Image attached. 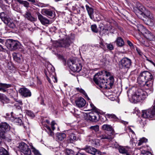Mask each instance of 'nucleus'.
I'll use <instances>...</instances> for the list:
<instances>
[{
	"instance_id": "nucleus-56",
	"label": "nucleus",
	"mask_w": 155,
	"mask_h": 155,
	"mask_svg": "<svg viewBox=\"0 0 155 155\" xmlns=\"http://www.w3.org/2000/svg\"><path fill=\"white\" fill-rule=\"evenodd\" d=\"M100 46L101 48L104 49L105 48V45L102 41H101L100 43Z\"/></svg>"
},
{
	"instance_id": "nucleus-64",
	"label": "nucleus",
	"mask_w": 155,
	"mask_h": 155,
	"mask_svg": "<svg viewBox=\"0 0 155 155\" xmlns=\"http://www.w3.org/2000/svg\"><path fill=\"white\" fill-rule=\"evenodd\" d=\"M146 155H152L151 153L150 152H148L147 153V154H146Z\"/></svg>"
},
{
	"instance_id": "nucleus-27",
	"label": "nucleus",
	"mask_w": 155,
	"mask_h": 155,
	"mask_svg": "<svg viewBox=\"0 0 155 155\" xmlns=\"http://www.w3.org/2000/svg\"><path fill=\"white\" fill-rule=\"evenodd\" d=\"M97 137L100 139H107L109 141H111L113 139V137L109 136V134L107 135L101 134L97 136Z\"/></svg>"
},
{
	"instance_id": "nucleus-35",
	"label": "nucleus",
	"mask_w": 155,
	"mask_h": 155,
	"mask_svg": "<svg viewBox=\"0 0 155 155\" xmlns=\"http://www.w3.org/2000/svg\"><path fill=\"white\" fill-rule=\"evenodd\" d=\"M32 152L35 155H41L39 150L35 148L33 146H31Z\"/></svg>"
},
{
	"instance_id": "nucleus-8",
	"label": "nucleus",
	"mask_w": 155,
	"mask_h": 155,
	"mask_svg": "<svg viewBox=\"0 0 155 155\" xmlns=\"http://www.w3.org/2000/svg\"><path fill=\"white\" fill-rule=\"evenodd\" d=\"M153 81H146L145 82H139V83L142 85L144 86L146 89V92H148L149 94L151 93L153 91Z\"/></svg>"
},
{
	"instance_id": "nucleus-39",
	"label": "nucleus",
	"mask_w": 155,
	"mask_h": 155,
	"mask_svg": "<svg viewBox=\"0 0 155 155\" xmlns=\"http://www.w3.org/2000/svg\"><path fill=\"white\" fill-rule=\"evenodd\" d=\"M15 122L18 123V125H21L23 124L21 119L18 117H16L14 119Z\"/></svg>"
},
{
	"instance_id": "nucleus-25",
	"label": "nucleus",
	"mask_w": 155,
	"mask_h": 155,
	"mask_svg": "<svg viewBox=\"0 0 155 155\" xmlns=\"http://www.w3.org/2000/svg\"><path fill=\"white\" fill-rule=\"evenodd\" d=\"M83 150L86 152L93 155L95 151L96 150L95 148L91 147L90 146H87L85 147L84 148Z\"/></svg>"
},
{
	"instance_id": "nucleus-31",
	"label": "nucleus",
	"mask_w": 155,
	"mask_h": 155,
	"mask_svg": "<svg viewBox=\"0 0 155 155\" xmlns=\"http://www.w3.org/2000/svg\"><path fill=\"white\" fill-rule=\"evenodd\" d=\"M115 42L116 43L117 45L119 47H122L124 45V42L123 40L120 37H118Z\"/></svg>"
},
{
	"instance_id": "nucleus-50",
	"label": "nucleus",
	"mask_w": 155,
	"mask_h": 155,
	"mask_svg": "<svg viewBox=\"0 0 155 155\" xmlns=\"http://www.w3.org/2000/svg\"><path fill=\"white\" fill-rule=\"evenodd\" d=\"M56 124L55 122L54 121H52L51 122V129L53 130H54L55 129V127H54V125Z\"/></svg>"
},
{
	"instance_id": "nucleus-55",
	"label": "nucleus",
	"mask_w": 155,
	"mask_h": 155,
	"mask_svg": "<svg viewBox=\"0 0 155 155\" xmlns=\"http://www.w3.org/2000/svg\"><path fill=\"white\" fill-rule=\"evenodd\" d=\"M5 97L2 94H0V101H2L3 100H4Z\"/></svg>"
},
{
	"instance_id": "nucleus-5",
	"label": "nucleus",
	"mask_w": 155,
	"mask_h": 155,
	"mask_svg": "<svg viewBox=\"0 0 155 155\" xmlns=\"http://www.w3.org/2000/svg\"><path fill=\"white\" fill-rule=\"evenodd\" d=\"M0 18L10 28H14L16 26L11 19L4 12L0 13Z\"/></svg>"
},
{
	"instance_id": "nucleus-58",
	"label": "nucleus",
	"mask_w": 155,
	"mask_h": 155,
	"mask_svg": "<svg viewBox=\"0 0 155 155\" xmlns=\"http://www.w3.org/2000/svg\"><path fill=\"white\" fill-rule=\"evenodd\" d=\"M75 155H85V154L83 153H80L79 152L77 153Z\"/></svg>"
},
{
	"instance_id": "nucleus-23",
	"label": "nucleus",
	"mask_w": 155,
	"mask_h": 155,
	"mask_svg": "<svg viewBox=\"0 0 155 155\" xmlns=\"http://www.w3.org/2000/svg\"><path fill=\"white\" fill-rule=\"evenodd\" d=\"M24 17L27 19L31 21H35L36 20V18L33 17L31 13L29 11H27L24 15Z\"/></svg>"
},
{
	"instance_id": "nucleus-60",
	"label": "nucleus",
	"mask_w": 155,
	"mask_h": 155,
	"mask_svg": "<svg viewBox=\"0 0 155 155\" xmlns=\"http://www.w3.org/2000/svg\"><path fill=\"white\" fill-rule=\"evenodd\" d=\"M46 78L47 79V80H48L49 82L50 83H51V81L50 79L48 77V76L47 75H46Z\"/></svg>"
},
{
	"instance_id": "nucleus-59",
	"label": "nucleus",
	"mask_w": 155,
	"mask_h": 155,
	"mask_svg": "<svg viewBox=\"0 0 155 155\" xmlns=\"http://www.w3.org/2000/svg\"><path fill=\"white\" fill-rule=\"evenodd\" d=\"M147 60L153 64L154 63L152 61L148 59L147 58Z\"/></svg>"
},
{
	"instance_id": "nucleus-53",
	"label": "nucleus",
	"mask_w": 155,
	"mask_h": 155,
	"mask_svg": "<svg viewBox=\"0 0 155 155\" xmlns=\"http://www.w3.org/2000/svg\"><path fill=\"white\" fill-rule=\"evenodd\" d=\"M135 48H136V49L137 51V53L140 55H142V53L140 51V50L137 47H136V46H135Z\"/></svg>"
},
{
	"instance_id": "nucleus-47",
	"label": "nucleus",
	"mask_w": 155,
	"mask_h": 155,
	"mask_svg": "<svg viewBox=\"0 0 155 155\" xmlns=\"http://www.w3.org/2000/svg\"><path fill=\"white\" fill-rule=\"evenodd\" d=\"M27 114L28 116L31 117H33L34 116V114L31 111L29 110L27 111Z\"/></svg>"
},
{
	"instance_id": "nucleus-4",
	"label": "nucleus",
	"mask_w": 155,
	"mask_h": 155,
	"mask_svg": "<svg viewBox=\"0 0 155 155\" xmlns=\"http://www.w3.org/2000/svg\"><path fill=\"white\" fill-rule=\"evenodd\" d=\"M151 80H153V77L150 72L146 71L141 72L138 78V82H145Z\"/></svg>"
},
{
	"instance_id": "nucleus-12",
	"label": "nucleus",
	"mask_w": 155,
	"mask_h": 155,
	"mask_svg": "<svg viewBox=\"0 0 155 155\" xmlns=\"http://www.w3.org/2000/svg\"><path fill=\"white\" fill-rule=\"evenodd\" d=\"M19 147L21 151L24 154L26 155H31V151L25 143L22 142L20 143Z\"/></svg>"
},
{
	"instance_id": "nucleus-18",
	"label": "nucleus",
	"mask_w": 155,
	"mask_h": 155,
	"mask_svg": "<svg viewBox=\"0 0 155 155\" xmlns=\"http://www.w3.org/2000/svg\"><path fill=\"white\" fill-rule=\"evenodd\" d=\"M0 129L2 131L4 132H7L10 130V126L6 122H2L0 123Z\"/></svg>"
},
{
	"instance_id": "nucleus-6",
	"label": "nucleus",
	"mask_w": 155,
	"mask_h": 155,
	"mask_svg": "<svg viewBox=\"0 0 155 155\" xmlns=\"http://www.w3.org/2000/svg\"><path fill=\"white\" fill-rule=\"evenodd\" d=\"M5 44L7 47L11 51L16 50L19 47V42L11 39L7 40Z\"/></svg>"
},
{
	"instance_id": "nucleus-63",
	"label": "nucleus",
	"mask_w": 155,
	"mask_h": 155,
	"mask_svg": "<svg viewBox=\"0 0 155 155\" xmlns=\"http://www.w3.org/2000/svg\"><path fill=\"white\" fill-rule=\"evenodd\" d=\"M133 133H134V132L130 128L129 129Z\"/></svg>"
},
{
	"instance_id": "nucleus-42",
	"label": "nucleus",
	"mask_w": 155,
	"mask_h": 155,
	"mask_svg": "<svg viewBox=\"0 0 155 155\" xmlns=\"http://www.w3.org/2000/svg\"><path fill=\"white\" fill-rule=\"evenodd\" d=\"M90 128L91 129L94 130L95 132H97L99 131V127L97 125H96L94 126H91Z\"/></svg>"
},
{
	"instance_id": "nucleus-19",
	"label": "nucleus",
	"mask_w": 155,
	"mask_h": 155,
	"mask_svg": "<svg viewBox=\"0 0 155 155\" xmlns=\"http://www.w3.org/2000/svg\"><path fill=\"white\" fill-rule=\"evenodd\" d=\"M130 148L127 147H120L118 150L120 153L125 154L126 155H131V153L129 150Z\"/></svg>"
},
{
	"instance_id": "nucleus-51",
	"label": "nucleus",
	"mask_w": 155,
	"mask_h": 155,
	"mask_svg": "<svg viewBox=\"0 0 155 155\" xmlns=\"http://www.w3.org/2000/svg\"><path fill=\"white\" fill-rule=\"evenodd\" d=\"M94 155H101V152L98 150L96 149V151H95Z\"/></svg>"
},
{
	"instance_id": "nucleus-43",
	"label": "nucleus",
	"mask_w": 155,
	"mask_h": 155,
	"mask_svg": "<svg viewBox=\"0 0 155 155\" xmlns=\"http://www.w3.org/2000/svg\"><path fill=\"white\" fill-rule=\"evenodd\" d=\"M127 43L128 45L130 46L131 48L133 49H135V46L132 43V42L129 40L127 41Z\"/></svg>"
},
{
	"instance_id": "nucleus-40",
	"label": "nucleus",
	"mask_w": 155,
	"mask_h": 155,
	"mask_svg": "<svg viewBox=\"0 0 155 155\" xmlns=\"http://www.w3.org/2000/svg\"><path fill=\"white\" fill-rule=\"evenodd\" d=\"M76 89L77 91L83 94L85 97H87V94L85 93L83 89L79 87H77L76 88Z\"/></svg>"
},
{
	"instance_id": "nucleus-57",
	"label": "nucleus",
	"mask_w": 155,
	"mask_h": 155,
	"mask_svg": "<svg viewBox=\"0 0 155 155\" xmlns=\"http://www.w3.org/2000/svg\"><path fill=\"white\" fill-rule=\"evenodd\" d=\"M52 79L53 80L54 82L57 83V78L54 76H52Z\"/></svg>"
},
{
	"instance_id": "nucleus-22",
	"label": "nucleus",
	"mask_w": 155,
	"mask_h": 155,
	"mask_svg": "<svg viewBox=\"0 0 155 155\" xmlns=\"http://www.w3.org/2000/svg\"><path fill=\"white\" fill-rule=\"evenodd\" d=\"M142 15L145 18H148L151 20H153L154 19L153 16L150 11L147 9H146L144 13Z\"/></svg>"
},
{
	"instance_id": "nucleus-33",
	"label": "nucleus",
	"mask_w": 155,
	"mask_h": 155,
	"mask_svg": "<svg viewBox=\"0 0 155 155\" xmlns=\"http://www.w3.org/2000/svg\"><path fill=\"white\" fill-rule=\"evenodd\" d=\"M45 127L46 128V130L48 132L49 135L51 136H53L54 135V133L51 130L50 127L47 125L45 126Z\"/></svg>"
},
{
	"instance_id": "nucleus-28",
	"label": "nucleus",
	"mask_w": 155,
	"mask_h": 155,
	"mask_svg": "<svg viewBox=\"0 0 155 155\" xmlns=\"http://www.w3.org/2000/svg\"><path fill=\"white\" fill-rule=\"evenodd\" d=\"M56 136L58 140L62 141L66 138V135L64 133H57Z\"/></svg>"
},
{
	"instance_id": "nucleus-61",
	"label": "nucleus",
	"mask_w": 155,
	"mask_h": 155,
	"mask_svg": "<svg viewBox=\"0 0 155 155\" xmlns=\"http://www.w3.org/2000/svg\"><path fill=\"white\" fill-rule=\"evenodd\" d=\"M4 50V48L1 45H0V51H3Z\"/></svg>"
},
{
	"instance_id": "nucleus-46",
	"label": "nucleus",
	"mask_w": 155,
	"mask_h": 155,
	"mask_svg": "<svg viewBox=\"0 0 155 155\" xmlns=\"http://www.w3.org/2000/svg\"><path fill=\"white\" fill-rule=\"evenodd\" d=\"M106 44L107 48L110 50H111L113 49L114 47L112 44Z\"/></svg>"
},
{
	"instance_id": "nucleus-11",
	"label": "nucleus",
	"mask_w": 155,
	"mask_h": 155,
	"mask_svg": "<svg viewBox=\"0 0 155 155\" xmlns=\"http://www.w3.org/2000/svg\"><path fill=\"white\" fill-rule=\"evenodd\" d=\"M71 43V41L70 40L66 39L59 41H56L54 44V45L57 47H61L66 48L70 46Z\"/></svg>"
},
{
	"instance_id": "nucleus-37",
	"label": "nucleus",
	"mask_w": 155,
	"mask_h": 155,
	"mask_svg": "<svg viewBox=\"0 0 155 155\" xmlns=\"http://www.w3.org/2000/svg\"><path fill=\"white\" fill-rule=\"evenodd\" d=\"M91 28L93 32L96 33L98 32V29L96 24L92 25Z\"/></svg>"
},
{
	"instance_id": "nucleus-34",
	"label": "nucleus",
	"mask_w": 155,
	"mask_h": 155,
	"mask_svg": "<svg viewBox=\"0 0 155 155\" xmlns=\"http://www.w3.org/2000/svg\"><path fill=\"white\" fill-rule=\"evenodd\" d=\"M0 155H9L8 152L5 148H0Z\"/></svg>"
},
{
	"instance_id": "nucleus-49",
	"label": "nucleus",
	"mask_w": 155,
	"mask_h": 155,
	"mask_svg": "<svg viewBox=\"0 0 155 155\" xmlns=\"http://www.w3.org/2000/svg\"><path fill=\"white\" fill-rule=\"evenodd\" d=\"M91 107L92 108L91 109H92L94 110H95V111L97 112V109L96 108V107L94 106V105L92 104L91 103L90 104Z\"/></svg>"
},
{
	"instance_id": "nucleus-10",
	"label": "nucleus",
	"mask_w": 155,
	"mask_h": 155,
	"mask_svg": "<svg viewBox=\"0 0 155 155\" xmlns=\"http://www.w3.org/2000/svg\"><path fill=\"white\" fill-rule=\"evenodd\" d=\"M140 27V28L142 29L143 28L144 31L145 32H143V30H141L139 28L138 29V30L142 33H144V37L150 41H154L155 40V36L150 31L146 29L143 28V26L140 25L138 27Z\"/></svg>"
},
{
	"instance_id": "nucleus-24",
	"label": "nucleus",
	"mask_w": 155,
	"mask_h": 155,
	"mask_svg": "<svg viewBox=\"0 0 155 155\" xmlns=\"http://www.w3.org/2000/svg\"><path fill=\"white\" fill-rule=\"evenodd\" d=\"M86 8L90 18L92 19H93L94 17L93 15L94 13L93 9L87 5H86Z\"/></svg>"
},
{
	"instance_id": "nucleus-14",
	"label": "nucleus",
	"mask_w": 155,
	"mask_h": 155,
	"mask_svg": "<svg viewBox=\"0 0 155 155\" xmlns=\"http://www.w3.org/2000/svg\"><path fill=\"white\" fill-rule=\"evenodd\" d=\"M19 92L21 95L24 97H30L31 95L30 91L25 87H22L20 88Z\"/></svg>"
},
{
	"instance_id": "nucleus-26",
	"label": "nucleus",
	"mask_w": 155,
	"mask_h": 155,
	"mask_svg": "<svg viewBox=\"0 0 155 155\" xmlns=\"http://www.w3.org/2000/svg\"><path fill=\"white\" fill-rule=\"evenodd\" d=\"M11 87V85L10 84H7L0 83V91L5 92L6 91V89L10 87Z\"/></svg>"
},
{
	"instance_id": "nucleus-52",
	"label": "nucleus",
	"mask_w": 155,
	"mask_h": 155,
	"mask_svg": "<svg viewBox=\"0 0 155 155\" xmlns=\"http://www.w3.org/2000/svg\"><path fill=\"white\" fill-rule=\"evenodd\" d=\"M9 102V100L6 97H5L4 100H3V101H2V102L3 103H4L5 102V103H8Z\"/></svg>"
},
{
	"instance_id": "nucleus-54",
	"label": "nucleus",
	"mask_w": 155,
	"mask_h": 155,
	"mask_svg": "<svg viewBox=\"0 0 155 155\" xmlns=\"http://www.w3.org/2000/svg\"><path fill=\"white\" fill-rule=\"evenodd\" d=\"M17 102L18 103V106L20 107H21V106L22 104V101L20 100H17V99L16 100Z\"/></svg>"
},
{
	"instance_id": "nucleus-32",
	"label": "nucleus",
	"mask_w": 155,
	"mask_h": 155,
	"mask_svg": "<svg viewBox=\"0 0 155 155\" xmlns=\"http://www.w3.org/2000/svg\"><path fill=\"white\" fill-rule=\"evenodd\" d=\"M76 140V137L75 134L72 133L70 134L68 140L70 143H73Z\"/></svg>"
},
{
	"instance_id": "nucleus-16",
	"label": "nucleus",
	"mask_w": 155,
	"mask_h": 155,
	"mask_svg": "<svg viewBox=\"0 0 155 155\" xmlns=\"http://www.w3.org/2000/svg\"><path fill=\"white\" fill-rule=\"evenodd\" d=\"M102 128L104 130L108 131L109 132L108 134H109V136L113 137V138H114V131L111 126L108 124H104L102 126Z\"/></svg>"
},
{
	"instance_id": "nucleus-7",
	"label": "nucleus",
	"mask_w": 155,
	"mask_h": 155,
	"mask_svg": "<svg viewBox=\"0 0 155 155\" xmlns=\"http://www.w3.org/2000/svg\"><path fill=\"white\" fill-rule=\"evenodd\" d=\"M142 117L145 118L155 119V108L151 107L147 110H143Z\"/></svg>"
},
{
	"instance_id": "nucleus-29",
	"label": "nucleus",
	"mask_w": 155,
	"mask_h": 155,
	"mask_svg": "<svg viewBox=\"0 0 155 155\" xmlns=\"http://www.w3.org/2000/svg\"><path fill=\"white\" fill-rule=\"evenodd\" d=\"M13 56L14 60L18 62H20L21 61V59L22 58L21 54L19 53H14Z\"/></svg>"
},
{
	"instance_id": "nucleus-20",
	"label": "nucleus",
	"mask_w": 155,
	"mask_h": 155,
	"mask_svg": "<svg viewBox=\"0 0 155 155\" xmlns=\"http://www.w3.org/2000/svg\"><path fill=\"white\" fill-rule=\"evenodd\" d=\"M41 13L44 15L47 16L52 17L53 14V11L48 9H43L41 12Z\"/></svg>"
},
{
	"instance_id": "nucleus-62",
	"label": "nucleus",
	"mask_w": 155,
	"mask_h": 155,
	"mask_svg": "<svg viewBox=\"0 0 155 155\" xmlns=\"http://www.w3.org/2000/svg\"><path fill=\"white\" fill-rule=\"evenodd\" d=\"M41 104L43 105H45V104L44 103V101H43V100H42L41 102Z\"/></svg>"
},
{
	"instance_id": "nucleus-48",
	"label": "nucleus",
	"mask_w": 155,
	"mask_h": 155,
	"mask_svg": "<svg viewBox=\"0 0 155 155\" xmlns=\"http://www.w3.org/2000/svg\"><path fill=\"white\" fill-rule=\"evenodd\" d=\"M107 116L110 118H112L114 119H116L117 118L116 116L114 114H108Z\"/></svg>"
},
{
	"instance_id": "nucleus-38",
	"label": "nucleus",
	"mask_w": 155,
	"mask_h": 155,
	"mask_svg": "<svg viewBox=\"0 0 155 155\" xmlns=\"http://www.w3.org/2000/svg\"><path fill=\"white\" fill-rule=\"evenodd\" d=\"M65 154L66 155H74V152L71 149H66Z\"/></svg>"
},
{
	"instance_id": "nucleus-30",
	"label": "nucleus",
	"mask_w": 155,
	"mask_h": 155,
	"mask_svg": "<svg viewBox=\"0 0 155 155\" xmlns=\"http://www.w3.org/2000/svg\"><path fill=\"white\" fill-rule=\"evenodd\" d=\"M94 114L90 113L89 115L88 116V119L92 121L95 122L97 121V117L96 115H98L97 114Z\"/></svg>"
},
{
	"instance_id": "nucleus-17",
	"label": "nucleus",
	"mask_w": 155,
	"mask_h": 155,
	"mask_svg": "<svg viewBox=\"0 0 155 155\" xmlns=\"http://www.w3.org/2000/svg\"><path fill=\"white\" fill-rule=\"evenodd\" d=\"M37 16L39 20L43 25L48 24L50 23V21L47 18L43 16L39 13H37Z\"/></svg>"
},
{
	"instance_id": "nucleus-1",
	"label": "nucleus",
	"mask_w": 155,
	"mask_h": 155,
	"mask_svg": "<svg viewBox=\"0 0 155 155\" xmlns=\"http://www.w3.org/2000/svg\"><path fill=\"white\" fill-rule=\"evenodd\" d=\"M68 64L71 70L73 72H78L81 69V64L77 59H70L68 61Z\"/></svg>"
},
{
	"instance_id": "nucleus-41",
	"label": "nucleus",
	"mask_w": 155,
	"mask_h": 155,
	"mask_svg": "<svg viewBox=\"0 0 155 155\" xmlns=\"http://www.w3.org/2000/svg\"><path fill=\"white\" fill-rule=\"evenodd\" d=\"M139 142L138 143V145L140 146L143 143H146L147 141V139L145 138H143L140 139L139 140Z\"/></svg>"
},
{
	"instance_id": "nucleus-9",
	"label": "nucleus",
	"mask_w": 155,
	"mask_h": 155,
	"mask_svg": "<svg viewBox=\"0 0 155 155\" xmlns=\"http://www.w3.org/2000/svg\"><path fill=\"white\" fill-rule=\"evenodd\" d=\"M101 72H102V74L103 75V76L104 75L106 77L110 76L109 80H107V81L108 83H107V84H105V85L107 86L109 89L111 88L114 84V81L113 76L111 75V74L110 72L105 71H101Z\"/></svg>"
},
{
	"instance_id": "nucleus-15",
	"label": "nucleus",
	"mask_w": 155,
	"mask_h": 155,
	"mask_svg": "<svg viewBox=\"0 0 155 155\" xmlns=\"http://www.w3.org/2000/svg\"><path fill=\"white\" fill-rule=\"evenodd\" d=\"M75 102L76 106L79 107H84L86 104L85 100L82 97H77Z\"/></svg>"
},
{
	"instance_id": "nucleus-13",
	"label": "nucleus",
	"mask_w": 155,
	"mask_h": 155,
	"mask_svg": "<svg viewBox=\"0 0 155 155\" xmlns=\"http://www.w3.org/2000/svg\"><path fill=\"white\" fill-rule=\"evenodd\" d=\"M131 63V60L127 58H124L121 60V65L122 68L124 69H128L129 68Z\"/></svg>"
},
{
	"instance_id": "nucleus-21",
	"label": "nucleus",
	"mask_w": 155,
	"mask_h": 155,
	"mask_svg": "<svg viewBox=\"0 0 155 155\" xmlns=\"http://www.w3.org/2000/svg\"><path fill=\"white\" fill-rule=\"evenodd\" d=\"M137 8L136 11L137 12L138 14L141 15L146 9L140 3L137 4Z\"/></svg>"
},
{
	"instance_id": "nucleus-36",
	"label": "nucleus",
	"mask_w": 155,
	"mask_h": 155,
	"mask_svg": "<svg viewBox=\"0 0 155 155\" xmlns=\"http://www.w3.org/2000/svg\"><path fill=\"white\" fill-rule=\"evenodd\" d=\"M16 1L20 4L24 5V6L25 7H28L29 6L28 2L26 1L21 0H16Z\"/></svg>"
},
{
	"instance_id": "nucleus-3",
	"label": "nucleus",
	"mask_w": 155,
	"mask_h": 155,
	"mask_svg": "<svg viewBox=\"0 0 155 155\" xmlns=\"http://www.w3.org/2000/svg\"><path fill=\"white\" fill-rule=\"evenodd\" d=\"M94 81L99 86L102 87L104 84H107V80H105L102 74V72H99L96 74L94 76Z\"/></svg>"
},
{
	"instance_id": "nucleus-45",
	"label": "nucleus",
	"mask_w": 155,
	"mask_h": 155,
	"mask_svg": "<svg viewBox=\"0 0 155 155\" xmlns=\"http://www.w3.org/2000/svg\"><path fill=\"white\" fill-rule=\"evenodd\" d=\"M5 132H3V131H2L1 130H0V137L1 138L3 139H5Z\"/></svg>"
},
{
	"instance_id": "nucleus-44",
	"label": "nucleus",
	"mask_w": 155,
	"mask_h": 155,
	"mask_svg": "<svg viewBox=\"0 0 155 155\" xmlns=\"http://www.w3.org/2000/svg\"><path fill=\"white\" fill-rule=\"evenodd\" d=\"M18 96V93L17 92L12 91L11 93L10 96L13 98L16 97Z\"/></svg>"
},
{
	"instance_id": "nucleus-2",
	"label": "nucleus",
	"mask_w": 155,
	"mask_h": 155,
	"mask_svg": "<svg viewBox=\"0 0 155 155\" xmlns=\"http://www.w3.org/2000/svg\"><path fill=\"white\" fill-rule=\"evenodd\" d=\"M147 93L142 89H138L133 94H132V98L135 102H140L146 97Z\"/></svg>"
}]
</instances>
